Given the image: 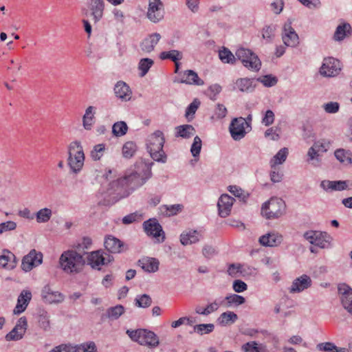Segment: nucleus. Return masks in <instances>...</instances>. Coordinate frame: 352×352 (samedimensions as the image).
<instances>
[{
    "label": "nucleus",
    "instance_id": "680f3d73",
    "mask_svg": "<svg viewBox=\"0 0 352 352\" xmlns=\"http://www.w3.org/2000/svg\"><path fill=\"white\" fill-rule=\"evenodd\" d=\"M336 346L330 342H322L317 344L316 348L320 351L336 352Z\"/></svg>",
    "mask_w": 352,
    "mask_h": 352
},
{
    "label": "nucleus",
    "instance_id": "423d86ee",
    "mask_svg": "<svg viewBox=\"0 0 352 352\" xmlns=\"http://www.w3.org/2000/svg\"><path fill=\"white\" fill-rule=\"evenodd\" d=\"M126 333L133 341L141 345L154 348L159 344L157 336L152 331L140 329L135 331L127 330Z\"/></svg>",
    "mask_w": 352,
    "mask_h": 352
},
{
    "label": "nucleus",
    "instance_id": "f257e3e1",
    "mask_svg": "<svg viewBox=\"0 0 352 352\" xmlns=\"http://www.w3.org/2000/svg\"><path fill=\"white\" fill-rule=\"evenodd\" d=\"M144 162H137L133 170H128L123 177L110 183L109 194L120 199L127 197L133 190L142 186L151 177V165Z\"/></svg>",
    "mask_w": 352,
    "mask_h": 352
},
{
    "label": "nucleus",
    "instance_id": "a19ab883",
    "mask_svg": "<svg viewBox=\"0 0 352 352\" xmlns=\"http://www.w3.org/2000/svg\"><path fill=\"white\" fill-rule=\"evenodd\" d=\"M241 349L243 352H264L265 346L255 341H251L243 344Z\"/></svg>",
    "mask_w": 352,
    "mask_h": 352
},
{
    "label": "nucleus",
    "instance_id": "aec40b11",
    "mask_svg": "<svg viewBox=\"0 0 352 352\" xmlns=\"http://www.w3.org/2000/svg\"><path fill=\"white\" fill-rule=\"evenodd\" d=\"M311 285L312 280L310 276L302 274L293 280L289 291L291 294L300 293L309 288Z\"/></svg>",
    "mask_w": 352,
    "mask_h": 352
},
{
    "label": "nucleus",
    "instance_id": "8fccbe9b",
    "mask_svg": "<svg viewBox=\"0 0 352 352\" xmlns=\"http://www.w3.org/2000/svg\"><path fill=\"white\" fill-rule=\"evenodd\" d=\"M154 61L151 58H144L140 59L138 64V69L140 71V76H144L153 65Z\"/></svg>",
    "mask_w": 352,
    "mask_h": 352
},
{
    "label": "nucleus",
    "instance_id": "6e6552de",
    "mask_svg": "<svg viewBox=\"0 0 352 352\" xmlns=\"http://www.w3.org/2000/svg\"><path fill=\"white\" fill-rule=\"evenodd\" d=\"M329 144V142L324 140L315 142L308 149L307 162L314 166L318 165L321 162L320 157L328 151Z\"/></svg>",
    "mask_w": 352,
    "mask_h": 352
},
{
    "label": "nucleus",
    "instance_id": "4c0bfd02",
    "mask_svg": "<svg viewBox=\"0 0 352 352\" xmlns=\"http://www.w3.org/2000/svg\"><path fill=\"white\" fill-rule=\"evenodd\" d=\"M288 149L283 148L273 157L270 160V166L272 168H274L277 165L283 164L287 157Z\"/></svg>",
    "mask_w": 352,
    "mask_h": 352
},
{
    "label": "nucleus",
    "instance_id": "2f4dec72",
    "mask_svg": "<svg viewBox=\"0 0 352 352\" xmlns=\"http://www.w3.org/2000/svg\"><path fill=\"white\" fill-rule=\"evenodd\" d=\"M138 265L146 272H155L159 269V261L154 258H142L138 261Z\"/></svg>",
    "mask_w": 352,
    "mask_h": 352
},
{
    "label": "nucleus",
    "instance_id": "774afa93",
    "mask_svg": "<svg viewBox=\"0 0 352 352\" xmlns=\"http://www.w3.org/2000/svg\"><path fill=\"white\" fill-rule=\"evenodd\" d=\"M265 137L269 138L271 140L276 141L280 138L278 133V129L271 127L267 129L265 132Z\"/></svg>",
    "mask_w": 352,
    "mask_h": 352
},
{
    "label": "nucleus",
    "instance_id": "f03ea898",
    "mask_svg": "<svg viewBox=\"0 0 352 352\" xmlns=\"http://www.w3.org/2000/svg\"><path fill=\"white\" fill-rule=\"evenodd\" d=\"M85 263L83 256L74 249L64 251L60 256L58 264L60 269L67 274H78Z\"/></svg>",
    "mask_w": 352,
    "mask_h": 352
},
{
    "label": "nucleus",
    "instance_id": "3c124183",
    "mask_svg": "<svg viewBox=\"0 0 352 352\" xmlns=\"http://www.w3.org/2000/svg\"><path fill=\"white\" fill-rule=\"evenodd\" d=\"M152 304V299L147 294L138 295L135 298V305L141 308H147Z\"/></svg>",
    "mask_w": 352,
    "mask_h": 352
},
{
    "label": "nucleus",
    "instance_id": "473e14b6",
    "mask_svg": "<svg viewBox=\"0 0 352 352\" xmlns=\"http://www.w3.org/2000/svg\"><path fill=\"white\" fill-rule=\"evenodd\" d=\"M201 236V234L197 230L185 231L180 235V241L182 245H188L198 242Z\"/></svg>",
    "mask_w": 352,
    "mask_h": 352
},
{
    "label": "nucleus",
    "instance_id": "b1692460",
    "mask_svg": "<svg viewBox=\"0 0 352 352\" xmlns=\"http://www.w3.org/2000/svg\"><path fill=\"white\" fill-rule=\"evenodd\" d=\"M182 76L180 80H177L179 83H184L187 85H193L197 86H201L204 84V82L201 79L198 74L191 69L186 70L179 74Z\"/></svg>",
    "mask_w": 352,
    "mask_h": 352
},
{
    "label": "nucleus",
    "instance_id": "2eb2a0df",
    "mask_svg": "<svg viewBox=\"0 0 352 352\" xmlns=\"http://www.w3.org/2000/svg\"><path fill=\"white\" fill-rule=\"evenodd\" d=\"M245 124H247V121L242 117L234 118L232 120L229 131L234 140L239 141L245 137L247 133Z\"/></svg>",
    "mask_w": 352,
    "mask_h": 352
},
{
    "label": "nucleus",
    "instance_id": "052dcab7",
    "mask_svg": "<svg viewBox=\"0 0 352 352\" xmlns=\"http://www.w3.org/2000/svg\"><path fill=\"white\" fill-rule=\"evenodd\" d=\"M257 81L261 82L264 86L270 87L277 83V78L272 75H266L257 79Z\"/></svg>",
    "mask_w": 352,
    "mask_h": 352
},
{
    "label": "nucleus",
    "instance_id": "49530a36",
    "mask_svg": "<svg viewBox=\"0 0 352 352\" xmlns=\"http://www.w3.org/2000/svg\"><path fill=\"white\" fill-rule=\"evenodd\" d=\"M137 151V146L132 141L126 142L122 146V155L124 158L132 157Z\"/></svg>",
    "mask_w": 352,
    "mask_h": 352
},
{
    "label": "nucleus",
    "instance_id": "cd10ccee",
    "mask_svg": "<svg viewBox=\"0 0 352 352\" xmlns=\"http://www.w3.org/2000/svg\"><path fill=\"white\" fill-rule=\"evenodd\" d=\"M235 88L241 92L251 93L256 88L254 79L249 78H238L234 82Z\"/></svg>",
    "mask_w": 352,
    "mask_h": 352
},
{
    "label": "nucleus",
    "instance_id": "79ce46f5",
    "mask_svg": "<svg viewBox=\"0 0 352 352\" xmlns=\"http://www.w3.org/2000/svg\"><path fill=\"white\" fill-rule=\"evenodd\" d=\"M219 56L223 63L234 64L236 60V56L226 47L219 50Z\"/></svg>",
    "mask_w": 352,
    "mask_h": 352
},
{
    "label": "nucleus",
    "instance_id": "72a5a7b5",
    "mask_svg": "<svg viewBox=\"0 0 352 352\" xmlns=\"http://www.w3.org/2000/svg\"><path fill=\"white\" fill-rule=\"evenodd\" d=\"M352 28L349 23L340 24L334 33L333 38L337 41H342L344 38L351 34Z\"/></svg>",
    "mask_w": 352,
    "mask_h": 352
},
{
    "label": "nucleus",
    "instance_id": "7c9ffc66",
    "mask_svg": "<svg viewBox=\"0 0 352 352\" xmlns=\"http://www.w3.org/2000/svg\"><path fill=\"white\" fill-rule=\"evenodd\" d=\"M15 256L9 250H3L0 255V268L12 270L16 266Z\"/></svg>",
    "mask_w": 352,
    "mask_h": 352
},
{
    "label": "nucleus",
    "instance_id": "37998d69",
    "mask_svg": "<svg viewBox=\"0 0 352 352\" xmlns=\"http://www.w3.org/2000/svg\"><path fill=\"white\" fill-rule=\"evenodd\" d=\"M336 158L341 163L351 164L352 162L351 153L344 148H338L335 151Z\"/></svg>",
    "mask_w": 352,
    "mask_h": 352
},
{
    "label": "nucleus",
    "instance_id": "5fc2aeb1",
    "mask_svg": "<svg viewBox=\"0 0 352 352\" xmlns=\"http://www.w3.org/2000/svg\"><path fill=\"white\" fill-rule=\"evenodd\" d=\"M276 31V25H270L263 28L262 30V36L264 39L267 40L269 42L272 41L275 36Z\"/></svg>",
    "mask_w": 352,
    "mask_h": 352
},
{
    "label": "nucleus",
    "instance_id": "c756f323",
    "mask_svg": "<svg viewBox=\"0 0 352 352\" xmlns=\"http://www.w3.org/2000/svg\"><path fill=\"white\" fill-rule=\"evenodd\" d=\"M320 187L325 191H342L347 188V183L341 180H323L320 183Z\"/></svg>",
    "mask_w": 352,
    "mask_h": 352
},
{
    "label": "nucleus",
    "instance_id": "393cba45",
    "mask_svg": "<svg viewBox=\"0 0 352 352\" xmlns=\"http://www.w3.org/2000/svg\"><path fill=\"white\" fill-rule=\"evenodd\" d=\"M31 299V292L29 290H23L18 297L16 305L13 311L14 314H20L23 312L26 309Z\"/></svg>",
    "mask_w": 352,
    "mask_h": 352
},
{
    "label": "nucleus",
    "instance_id": "ea45409f",
    "mask_svg": "<svg viewBox=\"0 0 352 352\" xmlns=\"http://www.w3.org/2000/svg\"><path fill=\"white\" fill-rule=\"evenodd\" d=\"M38 326L43 331H47L51 329L50 316L44 310L40 311L38 316Z\"/></svg>",
    "mask_w": 352,
    "mask_h": 352
},
{
    "label": "nucleus",
    "instance_id": "69168bd1",
    "mask_svg": "<svg viewBox=\"0 0 352 352\" xmlns=\"http://www.w3.org/2000/svg\"><path fill=\"white\" fill-rule=\"evenodd\" d=\"M200 104V102L197 99H195L192 102H191L189 106L187 107L186 110V117L188 118L190 116H193L196 111L197 110Z\"/></svg>",
    "mask_w": 352,
    "mask_h": 352
},
{
    "label": "nucleus",
    "instance_id": "c03bdc74",
    "mask_svg": "<svg viewBox=\"0 0 352 352\" xmlns=\"http://www.w3.org/2000/svg\"><path fill=\"white\" fill-rule=\"evenodd\" d=\"M128 131V126L124 121H119L114 123L112 126V133L116 137H122Z\"/></svg>",
    "mask_w": 352,
    "mask_h": 352
},
{
    "label": "nucleus",
    "instance_id": "9b49d317",
    "mask_svg": "<svg viewBox=\"0 0 352 352\" xmlns=\"http://www.w3.org/2000/svg\"><path fill=\"white\" fill-rule=\"evenodd\" d=\"M164 7L161 0H148L146 16L151 23H157L164 17Z\"/></svg>",
    "mask_w": 352,
    "mask_h": 352
},
{
    "label": "nucleus",
    "instance_id": "c9c22d12",
    "mask_svg": "<svg viewBox=\"0 0 352 352\" xmlns=\"http://www.w3.org/2000/svg\"><path fill=\"white\" fill-rule=\"evenodd\" d=\"M238 319V316L232 311H226L222 313L219 317L217 321L221 326H227L234 323Z\"/></svg>",
    "mask_w": 352,
    "mask_h": 352
},
{
    "label": "nucleus",
    "instance_id": "c85d7f7f",
    "mask_svg": "<svg viewBox=\"0 0 352 352\" xmlns=\"http://www.w3.org/2000/svg\"><path fill=\"white\" fill-rule=\"evenodd\" d=\"M283 237L276 232H270L259 238L260 243L263 246L274 247L281 243Z\"/></svg>",
    "mask_w": 352,
    "mask_h": 352
},
{
    "label": "nucleus",
    "instance_id": "bf43d9fd",
    "mask_svg": "<svg viewBox=\"0 0 352 352\" xmlns=\"http://www.w3.org/2000/svg\"><path fill=\"white\" fill-rule=\"evenodd\" d=\"M226 300H227L228 305L234 304L236 306L243 304L245 301V298L237 294L228 296L226 297Z\"/></svg>",
    "mask_w": 352,
    "mask_h": 352
},
{
    "label": "nucleus",
    "instance_id": "a878e982",
    "mask_svg": "<svg viewBox=\"0 0 352 352\" xmlns=\"http://www.w3.org/2000/svg\"><path fill=\"white\" fill-rule=\"evenodd\" d=\"M114 93L116 97L123 101H129L131 98L132 91L129 85L123 81H118L116 84Z\"/></svg>",
    "mask_w": 352,
    "mask_h": 352
},
{
    "label": "nucleus",
    "instance_id": "e2e57ef3",
    "mask_svg": "<svg viewBox=\"0 0 352 352\" xmlns=\"http://www.w3.org/2000/svg\"><path fill=\"white\" fill-rule=\"evenodd\" d=\"M322 107L327 113H336L340 109V104L337 102H329L324 104Z\"/></svg>",
    "mask_w": 352,
    "mask_h": 352
},
{
    "label": "nucleus",
    "instance_id": "f8f14e48",
    "mask_svg": "<svg viewBox=\"0 0 352 352\" xmlns=\"http://www.w3.org/2000/svg\"><path fill=\"white\" fill-rule=\"evenodd\" d=\"M342 70L341 63L333 57H327L323 59L322 64L320 68V74L324 77L337 76Z\"/></svg>",
    "mask_w": 352,
    "mask_h": 352
},
{
    "label": "nucleus",
    "instance_id": "5701e85b",
    "mask_svg": "<svg viewBox=\"0 0 352 352\" xmlns=\"http://www.w3.org/2000/svg\"><path fill=\"white\" fill-rule=\"evenodd\" d=\"M234 199L227 194L222 195L218 201L219 214L221 217H226L231 212Z\"/></svg>",
    "mask_w": 352,
    "mask_h": 352
},
{
    "label": "nucleus",
    "instance_id": "4d7b16f0",
    "mask_svg": "<svg viewBox=\"0 0 352 352\" xmlns=\"http://www.w3.org/2000/svg\"><path fill=\"white\" fill-rule=\"evenodd\" d=\"M214 329L213 324H200L194 326V331L199 335L204 333H209L212 332Z\"/></svg>",
    "mask_w": 352,
    "mask_h": 352
},
{
    "label": "nucleus",
    "instance_id": "6e6d98bb",
    "mask_svg": "<svg viewBox=\"0 0 352 352\" xmlns=\"http://www.w3.org/2000/svg\"><path fill=\"white\" fill-rule=\"evenodd\" d=\"M143 219V214L139 211L131 213L122 219L124 224H130L135 221H141Z\"/></svg>",
    "mask_w": 352,
    "mask_h": 352
},
{
    "label": "nucleus",
    "instance_id": "ddd939ff",
    "mask_svg": "<svg viewBox=\"0 0 352 352\" xmlns=\"http://www.w3.org/2000/svg\"><path fill=\"white\" fill-rule=\"evenodd\" d=\"M87 263L94 269L100 270L102 265L111 262L113 257L103 250H96L87 255Z\"/></svg>",
    "mask_w": 352,
    "mask_h": 352
},
{
    "label": "nucleus",
    "instance_id": "dca6fc26",
    "mask_svg": "<svg viewBox=\"0 0 352 352\" xmlns=\"http://www.w3.org/2000/svg\"><path fill=\"white\" fill-rule=\"evenodd\" d=\"M338 296L344 309L352 315V288L345 283L338 285Z\"/></svg>",
    "mask_w": 352,
    "mask_h": 352
},
{
    "label": "nucleus",
    "instance_id": "0e129e2a",
    "mask_svg": "<svg viewBox=\"0 0 352 352\" xmlns=\"http://www.w3.org/2000/svg\"><path fill=\"white\" fill-rule=\"evenodd\" d=\"M275 120V115L272 110H267L262 119V124L266 126L272 124Z\"/></svg>",
    "mask_w": 352,
    "mask_h": 352
},
{
    "label": "nucleus",
    "instance_id": "9d476101",
    "mask_svg": "<svg viewBox=\"0 0 352 352\" xmlns=\"http://www.w3.org/2000/svg\"><path fill=\"white\" fill-rule=\"evenodd\" d=\"M305 239L311 244L322 249L331 247L332 238L325 232L309 230L303 234Z\"/></svg>",
    "mask_w": 352,
    "mask_h": 352
},
{
    "label": "nucleus",
    "instance_id": "58836bf2",
    "mask_svg": "<svg viewBox=\"0 0 352 352\" xmlns=\"http://www.w3.org/2000/svg\"><path fill=\"white\" fill-rule=\"evenodd\" d=\"M52 216V211L50 208H43L36 212L34 218L38 223H45L50 221Z\"/></svg>",
    "mask_w": 352,
    "mask_h": 352
},
{
    "label": "nucleus",
    "instance_id": "de8ad7c7",
    "mask_svg": "<svg viewBox=\"0 0 352 352\" xmlns=\"http://www.w3.org/2000/svg\"><path fill=\"white\" fill-rule=\"evenodd\" d=\"M124 312V307L121 305H118L109 308L107 310V316L111 320H117Z\"/></svg>",
    "mask_w": 352,
    "mask_h": 352
},
{
    "label": "nucleus",
    "instance_id": "4be33fe9",
    "mask_svg": "<svg viewBox=\"0 0 352 352\" xmlns=\"http://www.w3.org/2000/svg\"><path fill=\"white\" fill-rule=\"evenodd\" d=\"M41 296L43 300L49 304H58L62 302L65 296L57 291H53L49 285H45L41 291Z\"/></svg>",
    "mask_w": 352,
    "mask_h": 352
},
{
    "label": "nucleus",
    "instance_id": "bb28decb",
    "mask_svg": "<svg viewBox=\"0 0 352 352\" xmlns=\"http://www.w3.org/2000/svg\"><path fill=\"white\" fill-rule=\"evenodd\" d=\"M104 245L105 249L110 253L117 254L120 253L123 243L118 238L108 235L105 237Z\"/></svg>",
    "mask_w": 352,
    "mask_h": 352
},
{
    "label": "nucleus",
    "instance_id": "f704fd0d",
    "mask_svg": "<svg viewBox=\"0 0 352 352\" xmlns=\"http://www.w3.org/2000/svg\"><path fill=\"white\" fill-rule=\"evenodd\" d=\"M176 136L183 138H189L193 136L196 132L195 129L190 124H184L175 128Z\"/></svg>",
    "mask_w": 352,
    "mask_h": 352
},
{
    "label": "nucleus",
    "instance_id": "864d4df0",
    "mask_svg": "<svg viewBox=\"0 0 352 352\" xmlns=\"http://www.w3.org/2000/svg\"><path fill=\"white\" fill-rule=\"evenodd\" d=\"M91 245H92L91 239L88 236H85L82 239L80 242H78V243H76L74 245V248L77 252H85V251L87 250H89L91 248Z\"/></svg>",
    "mask_w": 352,
    "mask_h": 352
},
{
    "label": "nucleus",
    "instance_id": "09e8293b",
    "mask_svg": "<svg viewBox=\"0 0 352 352\" xmlns=\"http://www.w3.org/2000/svg\"><path fill=\"white\" fill-rule=\"evenodd\" d=\"M182 57V53L176 50H173L168 52H162L160 55V58L161 59H170L173 62L181 60Z\"/></svg>",
    "mask_w": 352,
    "mask_h": 352
},
{
    "label": "nucleus",
    "instance_id": "a18cd8bd",
    "mask_svg": "<svg viewBox=\"0 0 352 352\" xmlns=\"http://www.w3.org/2000/svg\"><path fill=\"white\" fill-rule=\"evenodd\" d=\"M183 208L182 204L164 205L161 207V210L166 216L170 217L180 212Z\"/></svg>",
    "mask_w": 352,
    "mask_h": 352
},
{
    "label": "nucleus",
    "instance_id": "f3484780",
    "mask_svg": "<svg viewBox=\"0 0 352 352\" xmlns=\"http://www.w3.org/2000/svg\"><path fill=\"white\" fill-rule=\"evenodd\" d=\"M43 261V254L37 252L35 250H32L25 255L21 263V268L25 272H30L34 267L39 265Z\"/></svg>",
    "mask_w": 352,
    "mask_h": 352
},
{
    "label": "nucleus",
    "instance_id": "a211bd4d",
    "mask_svg": "<svg viewBox=\"0 0 352 352\" xmlns=\"http://www.w3.org/2000/svg\"><path fill=\"white\" fill-rule=\"evenodd\" d=\"M28 328V321L25 317L20 318L14 327L6 336L7 341H17L23 338Z\"/></svg>",
    "mask_w": 352,
    "mask_h": 352
},
{
    "label": "nucleus",
    "instance_id": "6ab92c4d",
    "mask_svg": "<svg viewBox=\"0 0 352 352\" xmlns=\"http://www.w3.org/2000/svg\"><path fill=\"white\" fill-rule=\"evenodd\" d=\"M282 39L285 45L287 47H296L298 43V36L292 27V23L287 22L284 25Z\"/></svg>",
    "mask_w": 352,
    "mask_h": 352
},
{
    "label": "nucleus",
    "instance_id": "20e7f679",
    "mask_svg": "<svg viewBox=\"0 0 352 352\" xmlns=\"http://www.w3.org/2000/svg\"><path fill=\"white\" fill-rule=\"evenodd\" d=\"M68 166L72 173H78L82 170L85 162V154L80 142H71L68 148Z\"/></svg>",
    "mask_w": 352,
    "mask_h": 352
},
{
    "label": "nucleus",
    "instance_id": "7ed1b4c3",
    "mask_svg": "<svg viewBox=\"0 0 352 352\" xmlns=\"http://www.w3.org/2000/svg\"><path fill=\"white\" fill-rule=\"evenodd\" d=\"M165 138L161 131H155L147 138L146 148L151 158L158 162H166V155L163 150Z\"/></svg>",
    "mask_w": 352,
    "mask_h": 352
},
{
    "label": "nucleus",
    "instance_id": "39448f33",
    "mask_svg": "<svg viewBox=\"0 0 352 352\" xmlns=\"http://www.w3.org/2000/svg\"><path fill=\"white\" fill-rule=\"evenodd\" d=\"M285 208V203L282 199L272 197L263 204L261 214L267 219H277L283 215Z\"/></svg>",
    "mask_w": 352,
    "mask_h": 352
},
{
    "label": "nucleus",
    "instance_id": "603ef678",
    "mask_svg": "<svg viewBox=\"0 0 352 352\" xmlns=\"http://www.w3.org/2000/svg\"><path fill=\"white\" fill-rule=\"evenodd\" d=\"M105 151L104 144H98L95 145L90 152V156L94 161L100 160L104 155Z\"/></svg>",
    "mask_w": 352,
    "mask_h": 352
},
{
    "label": "nucleus",
    "instance_id": "e433bc0d",
    "mask_svg": "<svg viewBox=\"0 0 352 352\" xmlns=\"http://www.w3.org/2000/svg\"><path fill=\"white\" fill-rule=\"evenodd\" d=\"M94 114L95 107L89 106L86 109L85 113L82 118V124L85 129L90 130L91 129Z\"/></svg>",
    "mask_w": 352,
    "mask_h": 352
},
{
    "label": "nucleus",
    "instance_id": "412c9836",
    "mask_svg": "<svg viewBox=\"0 0 352 352\" xmlns=\"http://www.w3.org/2000/svg\"><path fill=\"white\" fill-rule=\"evenodd\" d=\"M162 36L160 33L154 32L146 36L140 43V47L141 50L145 54H150L155 50V46L157 45Z\"/></svg>",
    "mask_w": 352,
    "mask_h": 352
},
{
    "label": "nucleus",
    "instance_id": "338daca9",
    "mask_svg": "<svg viewBox=\"0 0 352 352\" xmlns=\"http://www.w3.org/2000/svg\"><path fill=\"white\" fill-rule=\"evenodd\" d=\"M217 254L216 249L210 245H205L202 249V254L206 258H211Z\"/></svg>",
    "mask_w": 352,
    "mask_h": 352
},
{
    "label": "nucleus",
    "instance_id": "1a4fd4ad",
    "mask_svg": "<svg viewBox=\"0 0 352 352\" xmlns=\"http://www.w3.org/2000/svg\"><path fill=\"white\" fill-rule=\"evenodd\" d=\"M104 10V0H88L87 7L82 8V12L85 16L96 23L102 18Z\"/></svg>",
    "mask_w": 352,
    "mask_h": 352
},
{
    "label": "nucleus",
    "instance_id": "13d9d810",
    "mask_svg": "<svg viewBox=\"0 0 352 352\" xmlns=\"http://www.w3.org/2000/svg\"><path fill=\"white\" fill-rule=\"evenodd\" d=\"M201 146V140L199 136H195L190 148V152L194 157H198L199 155Z\"/></svg>",
    "mask_w": 352,
    "mask_h": 352
},
{
    "label": "nucleus",
    "instance_id": "4468645a",
    "mask_svg": "<svg viewBox=\"0 0 352 352\" xmlns=\"http://www.w3.org/2000/svg\"><path fill=\"white\" fill-rule=\"evenodd\" d=\"M143 228L148 236L157 239L158 241H164V232L161 225L155 218L149 219L143 223Z\"/></svg>",
    "mask_w": 352,
    "mask_h": 352
},
{
    "label": "nucleus",
    "instance_id": "0eeeda50",
    "mask_svg": "<svg viewBox=\"0 0 352 352\" xmlns=\"http://www.w3.org/2000/svg\"><path fill=\"white\" fill-rule=\"evenodd\" d=\"M236 59L241 61L243 65L252 72H258L261 67V62L258 56L251 50L241 47L235 52Z\"/></svg>",
    "mask_w": 352,
    "mask_h": 352
}]
</instances>
